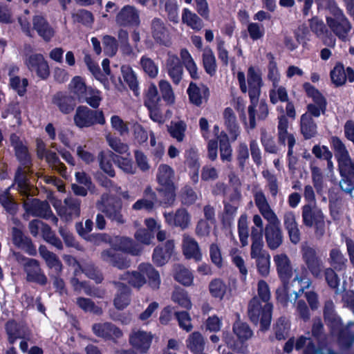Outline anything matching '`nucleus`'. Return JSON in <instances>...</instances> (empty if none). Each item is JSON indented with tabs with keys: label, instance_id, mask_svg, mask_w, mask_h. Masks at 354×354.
I'll use <instances>...</instances> for the list:
<instances>
[{
	"label": "nucleus",
	"instance_id": "obj_46",
	"mask_svg": "<svg viewBox=\"0 0 354 354\" xmlns=\"http://www.w3.org/2000/svg\"><path fill=\"white\" fill-rule=\"evenodd\" d=\"M233 333L236 336L237 339L241 342L250 339L253 335L252 330L250 326L241 322H236L233 325Z\"/></svg>",
	"mask_w": 354,
	"mask_h": 354
},
{
	"label": "nucleus",
	"instance_id": "obj_27",
	"mask_svg": "<svg viewBox=\"0 0 354 354\" xmlns=\"http://www.w3.org/2000/svg\"><path fill=\"white\" fill-rule=\"evenodd\" d=\"M89 88L86 85L84 80L80 76L74 77L69 84L71 97L80 102H83V99L86 97Z\"/></svg>",
	"mask_w": 354,
	"mask_h": 354
},
{
	"label": "nucleus",
	"instance_id": "obj_39",
	"mask_svg": "<svg viewBox=\"0 0 354 354\" xmlns=\"http://www.w3.org/2000/svg\"><path fill=\"white\" fill-rule=\"evenodd\" d=\"M75 100L71 96H67L62 93H57L53 98V102L59 107L63 113H69L75 107Z\"/></svg>",
	"mask_w": 354,
	"mask_h": 354
},
{
	"label": "nucleus",
	"instance_id": "obj_43",
	"mask_svg": "<svg viewBox=\"0 0 354 354\" xmlns=\"http://www.w3.org/2000/svg\"><path fill=\"white\" fill-rule=\"evenodd\" d=\"M115 157L116 155L111 151H102L99 154L100 168L111 177L115 176V171L111 160L114 161L115 163Z\"/></svg>",
	"mask_w": 354,
	"mask_h": 354
},
{
	"label": "nucleus",
	"instance_id": "obj_6",
	"mask_svg": "<svg viewBox=\"0 0 354 354\" xmlns=\"http://www.w3.org/2000/svg\"><path fill=\"white\" fill-rule=\"evenodd\" d=\"M302 222L308 227H315V234L319 239L325 234L324 216L321 209L315 205L307 204L302 207Z\"/></svg>",
	"mask_w": 354,
	"mask_h": 354
},
{
	"label": "nucleus",
	"instance_id": "obj_54",
	"mask_svg": "<svg viewBox=\"0 0 354 354\" xmlns=\"http://www.w3.org/2000/svg\"><path fill=\"white\" fill-rule=\"evenodd\" d=\"M330 78L336 86H342L346 83V72L342 64H336L330 71Z\"/></svg>",
	"mask_w": 354,
	"mask_h": 354
},
{
	"label": "nucleus",
	"instance_id": "obj_18",
	"mask_svg": "<svg viewBox=\"0 0 354 354\" xmlns=\"http://www.w3.org/2000/svg\"><path fill=\"white\" fill-rule=\"evenodd\" d=\"M165 69L175 84H178L182 80L183 68L178 57L172 53H168L165 63Z\"/></svg>",
	"mask_w": 354,
	"mask_h": 354
},
{
	"label": "nucleus",
	"instance_id": "obj_38",
	"mask_svg": "<svg viewBox=\"0 0 354 354\" xmlns=\"http://www.w3.org/2000/svg\"><path fill=\"white\" fill-rule=\"evenodd\" d=\"M180 56L183 65L189 72L191 77L194 80L198 79L197 65L189 51L185 48L181 49Z\"/></svg>",
	"mask_w": 354,
	"mask_h": 354
},
{
	"label": "nucleus",
	"instance_id": "obj_14",
	"mask_svg": "<svg viewBox=\"0 0 354 354\" xmlns=\"http://www.w3.org/2000/svg\"><path fill=\"white\" fill-rule=\"evenodd\" d=\"M273 261L277 274L281 280L286 283L292 275V268L290 258L284 253L274 256Z\"/></svg>",
	"mask_w": 354,
	"mask_h": 354
},
{
	"label": "nucleus",
	"instance_id": "obj_48",
	"mask_svg": "<svg viewBox=\"0 0 354 354\" xmlns=\"http://www.w3.org/2000/svg\"><path fill=\"white\" fill-rule=\"evenodd\" d=\"M337 160L338 169L342 178L354 176V160L350 155L341 158Z\"/></svg>",
	"mask_w": 354,
	"mask_h": 354
},
{
	"label": "nucleus",
	"instance_id": "obj_56",
	"mask_svg": "<svg viewBox=\"0 0 354 354\" xmlns=\"http://www.w3.org/2000/svg\"><path fill=\"white\" fill-rule=\"evenodd\" d=\"M160 6H163L167 12L169 19L177 23L178 20V4L176 0H160Z\"/></svg>",
	"mask_w": 354,
	"mask_h": 354
},
{
	"label": "nucleus",
	"instance_id": "obj_35",
	"mask_svg": "<svg viewBox=\"0 0 354 354\" xmlns=\"http://www.w3.org/2000/svg\"><path fill=\"white\" fill-rule=\"evenodd\" d=\"M108 203L107 198L105 196L102 198V202L98 204V208L103 212L106 213V216L112 221L118 223H123L124 219L120 214V207L111 206L109 203L107 205L105 204Z\"/></svg>",
	"mask_w": 354,
	"mask_h": 354
},
{
	"label": "nucleus",
	"instance_id": "obj_28",
	"mask_svg": "<svg viewBox=\"0 0 354 354\" xmlns=\"http://www.w3.org/2000/svg\"><path fill=\"white\" fill-rule=\"evenodd\" d=\"M174 249V243L171 240L156 245V266L165 264L170 259Z\"/></svg>",
	"mask_w": 354,
	"mask_h": 354
},
{
	"label": "nucleus",
	"instance_id": "obj_5",
	"mask_svg": "<svg viewBox=\"0 0 354 354\" xmlns=\"http://www.w3.org/2000/svg\"><path fill=\"white\" fill-rule=\"evenodd\" d=\"M158 181L162 186L158 190L160 203L171 205L175 199L174 187L172 183L174 171L167 165H161L158 169Z\"/></svg>",
	"mask_w": 354,
	"mask_h": 354
},
{
	"label": "nucleus",
	"instance_id": "obj_19",
	"mask_svg": "<svg viewBox=\"0 0 354 354\" xmlns=\"http://www.w3.org/2000/svg\"><path fill=\"white\" fill-rule=\"evenodd\" d=\"M283 220L290 241L293 244H297L300 241L301 237L295 214L292 211H287L283 214Z\"/></svg>",
	"mask_w": 354,
	"mask_h": 354
},
{
	"label": "nucleus",
	"instance_id": "obj_51",
	"mask_svg": "<svg viewBox=\"0 0 354 354\" xmlns=\"http://www.w3.org/2000/svg\"><path fill=\"white\" fill-rule=\"evenodd\" d=\"M290 322L285 317H280L274 326V331L275 337L277 339L281 340L285 339L289 332Z\"/></svg>",
	"mask_w": 354,
	"mask_h": 354
},
{
	"label": "nucleus",
	"instance_id": "obj_59",
	"mask_svg": "<svg viewBox=\"0 0 354 354\" xmlns=\"http://www.w3.org/2000/svg\"><path fill=\"white\" fill-rule=\"evenodd\" d=\"M122 279L136 288H140L147 283V278L141 275L138 270L131 273H125Z\"/></svg>",
	"mask_w": 354,
	"mask_h": 354
},
{
	"label": "nucleus",
	"instance_id": "obj_36",
	"mask_svg": "<svg viewBox=\"0 0 354 354\" xmlns=\"http://www.w3.org/2000/svg\"><path fill=\"white\" fill-rule=\"evenodd\" d=\"M102 257L104 261L112 264L113 266H115L119 269L128 268L130 265L128 260L120 257L119 254H116L115 250L113 249L104 251L102 254Z\"/></svg>",
	"mask_w": 354,
	"mask_h": 354
},
{
	"label": "nucleus",
	"instance_id": "obj_29",
	"mask_svg": "<svg viewBox=\"0 0 354 354\" xmlns=\"http://www.w3.org/2000/svg\"><path fill=\"white\" fill-rule=\"evenodd\" d=\"M93 229V221L87 219L85 221V227H83L82 223H80L76 225V230L78 234L84 237L85 239H89L95 243H100V241H108L109 237L104 234H97L96 235L88 236V234L91 232Z\"/></svg>",
	"mask_w": 354,
	"mask_h": 354
},
{
	"label": "nucleus",
	"instance_id": "obj_49",
	"mask_svg": "<svg viewBox=\"0 0 354 354\" xmlns=\"http://www.w3.org/2000/svg\"><path fill=\"white\" fill-rule=\"evenodd\" d=\"M225 124L229 131L233 133L234 139H236L239 135V127L236 124V115L231 108H226L223 112Z\"/></svg>",
	"mask_w": 354,
	"mask_h": 354
},
{
	"label": "nucleus",
	"instance_id": "obj_11",
	"mask_svg": "<svg viewBox=\"0 0 354 354\" xmlns=\"http://www.w3.org/2000/svg\"><path fill=\"white\" fill-rule=\"evenodd\" d=\"M24 63L29 71L41 79H46L50 75L48 63L41 53L26 55Z\"/></svg>",
	"mask_w": 354,
	"mask_h": 354
},
{
	"label": "nucleus",
	"instance_id": "obj_17",
	"mask_svg": "<svg viewBox=\"0 0 354 354\" xmlns=\"http://www.w3.org/2000/svg\"><path fill=\"white\" fill-rule=\"evenodd\" d=\"M153 335L142 330H133L130 335V344L140 353H145L150 347Z\"/></svg>",
	"mask_w": 354,
	"mask_h": 354
},
{
	"label": "nucleus",
	"instance_id": "obj_62",
	"mask_svg": "<svg viewBox=\"0 0 354 354\" xmlns=\"http://www.w3.org/2000/svg\"><path fill=\"white\" fill-rule=\"evenodd\" d=\"M262 176L267 180V187L271 196L275 198L279 192V185L277 177L268 170L263 171Z\"/></svg>",
	"mask_w": 354,
	"mask_h": 354
},
{
	"label": "nucleus",
	"instance_id": "obj_60",
	"mask_svg": "<svg viewBox=\"0 0 354 354\" xmlns=\"http://www.w3.org/2000/svg\"><path fill=\"white\" fill-rule=\"evenodd\" d=\"M261 142L266 151L276 153L278 149L274 143L273 137L264 129L261 130Z\"/></svg>",
	"mask_w": 354,
	"mask_h": 354
},
{
	"label": "nucleus",
	"instance_id": "obj_63",
	"mask_svg": "<svg viewBox=\"0 0 354 354\" xmlns=\"http://www.w3.org/2000/svg\"><path fill=\"white\" fill-rule=\"evenodd\" d=\"M330 144L337 160L349 155L345 145L339 138L333 136L330 138Z\"/></svg>",
	"mask_w": 354,
	"mask_h": 354
},
{
	"label": "nucleus",
	"instance_id": "obj_61",
	"mask_svg": "<svg viewBox=\"0 0 354 354\" xmlns=\"http://www.w3.org/2000/svg\"><path fill=\"white\" fill-rule=\"evenodd\" d=\"M28 82L26 78L14 76L10 78V86L19 95L23 96L26 92Z\"/></svg>",
	"mask_w": 354,
	"mask_h": 354
},
{
	"label": "nucleus",
	"instance_id": "obj_13",
	"mask_svg": "<svg viewBox=\"0 0 354 354\" xmlns=\"http://www.w3.org/2000/svg\"><path fill=\"white\" fill-rule=\"evenodd\" d=\"M310 30L321 39L324 44L329 47H335L336 39L327 29L325 24L318 17H313L309 20Z\"/></svg>",
	"mask_w": 354,
	"mask_h": 354
},
{
	"label": "nucleus",
	"instance_id": "obj_12",
	"mask_svg": "<svg viewBox=\"0 0 354 354\" xmlns=\"http://www.w3.org/2000/svg\"><path fill=\"white\" fill-rule=\"evenodd\" d=\"M24 270L26 274V279L27 281L36 283L41 286H44L47 283V277L37 259L27 260V263L24 265Z\"/></svg>",
	"mask_w": 354,
	"mask_h": 354
},
{
	"label": "nucleus",
	"instance_id": "obj_58",
	"mask_svg": "<svg viewBox=\"0 0 354 354\" xmlns=\"http://www.w3.org/2000/svg\"><path fill=\"white\" fill-rule=\"evenodd\" d=\"M256 261V264L259 273L263 277H266L270 273V256L269 254L253 258Z\"/></svg>",
	"mask_w": 354,
	"mask_h": 354
},
{
	"label": "nucleus",
	"instance_id": "obj_53",
	"mask_svg": "<svg viewBox=\"0 0 354 354\" xmlns=\"http://www.w3.org/2000/svg\"><path fill=\"white\" fill-rule=\"evenodd\" d=\"M44 156L52 168L58 171L62 176H66V167L60 162L56 153L47 151Z\"/></svg>",
	"mask_w": 354,
	"mask_h": 354
},
{
	"label": "nucleus",
	"instance_id": "obj_30",
	"mask_svg": "<svg viewBox=\"0 0 354 354\" xmlns=\"http://www.w3.org/2000/svg\"><path fill=\"white\" fill-rule=\"evenodd\" d=\"M209 290L213 297L222 300L230 292V288L223 280L216 278L210 281Z\"/></svg>",
	"mask_w": 354,
	"mask_h": 354
},
{
	"label": "nucleus",
	"instance_id": "obj_9",
	"mask_svg": "<svg viewBox=\"0 0 354 354\" xmlns=\"http://www.w3.org/2000/svg\"><path fill=\"white\" fill-rule=\"evenodd\" d=\"M301 252L302 260L305 263L312 275L316 278H321L322 272V262L317 256L315 248L307 243L301 245Z\"/></svg>",
	"mask_w": 354,
	"mask_h": 354
},
{
	"label": "nucleus",
	"instance_id": "obj_8",
	"mask_svg": "<svg viewBox=\"0 0 354 354\" xmlns=\"http://www.w3.org/2000/svg\"><path fill=\"white\" fill-rule=\"evenodd\" d=\"M294 346L297 350L304 349V354H336L328 348L316 349L312 339L305 336H300L296 341L294 338L289 339L285 344L284 351L290 353Z\"/></svg>",
	"mask_w": 354,
	"mask_h": 354
},
{
	"label": "nucleus",
	"instance_id": "obj_1",
	"mask_svg": "<svg viewBox=\"0 0 354 354\" xmlns=\"http://www.w3.org/2000/svg\"><path fill=\"white\" fill-rule=\"evenodd\" d=\"M252 193L255 205L268 222L264 232L267 245L270 250H276L280 247L283 241L280 220L272 209L262 189L255 187Z\"/></svg>",
	"mask_w": 354,
	"mask_h": 354
},
{
	"label": "nucleus",
	"instance_id": "obj_52",
	"mask_svg": "<svg viewBox=\"0 0 354 354\" xmlns=\"http://www.w3.org/2000/svg\"><path fill=\"white\" fill-rule=\"evenodd\" d=\"M324 318L328 324L334 327L339 328L341 326V320L335 313L334 304L331 301H328L325 304Z\"/></svg>",
	"mask_w": 354,
	"mask_h": 354
},
{
	"label": "nucleus",
	"instance_id": "obj_55",
	"mask_svg": "<svg viewBox=\"0 0 354 354\" xmlns=\"http://www.w3.org/2000/svg\"><path fill=\"white\" fill-rule=\"evenodd\" d=\"M160 93L165 102L171 104L175 101V95L170 83L166 80L159 82Z\"/></svg>",
	"mask_w": 354,
	"mask_h": 354
},
{
	"label": "nucleus",
	"instance_id": "obj_57",
	"mask_svg": "<svg viewBox=\"0 0 354 354\" xmlns=\"http://www.w3.org/2000/svg\"><path fill=\"white\" fill-rule=\"evenodd\" d=\"M236 160L241 171H243L249 160V150L245 142H240L236 148Z\"/></svg>",
	"mask_w": 354,
	"mask_h": 354
},
{
	"label": "nucleus",
	"instance_id": "obj_25",
	"mask_svg": "<svg viewBox=\"0 0 354 354\" xmlns=\"http://www.w3.org/2000/svg\"><path fill=\"white\" fill-rule=\"evenodd\" d=\"M174 279L181 285L189 287L194 284V274L182 264H176L173 269Z\"/></svg>",
	"mask_w": 354,
	"mask_h": 354
},
{
	"label": "nucleus",
	"instance_id": "obj_42",
	"mask_svg": "<svg viewBox=\"0 0 354 354\" xmlns=\"http://www.w3.org/2000/svg\"><path fill=\"white\" fill-rule=\"evenodd\" d=\"M203 64L207 73L214 75L216 71V61L213 50L209 47H205L203 53Z\"/></svg>",
	"mask_w": 354,
	"mask_h": 354
},
{
	"label": "nucleus",
	"instance_id": "obj_40",
	"mask_svg": "<svg viewBox=\"0 0 354 354\" xmlns=\"http://www.w3.org/2000/svg\"><path fill=\"white\" fill-rule=\"evenodd\" d=\"M145 224L147 230H140L135 234L136 239L144 243L149 244L153 238V230L155 228V220L148 218L145 220Z\"/></svg>",
	"mask_w": 354,
	"mask_h": 354
},
{
	"label": "nucleus",
	"instance_id": "obj_22",
	"mask_svg": "<svg viewBox=\"0 0 354 354\" xmlns=\"http://www.w3.org/2000/svg\"><path fill=\"white\" fill-rule=\"evenodd\" d=\"M94 333L100 337L104 339H113L122 336V331L110 323L95 324L93 326Z\"/></svg>",
	"mask_w": 354,
	"mask_h": 354
},
{
	"label": "nucleus",
	"instance_id": "obj_47",
	"mask_svg": "<svg viewBox=\"0 0 354 354\" xmlns=\"http://www.w3.org/2000/svg\"><path fill=\"white\" fill-rule=\"evenodd\" d=\"M117 287L120 292L114 299V305L118 309H123L129 304V290L128 287L120 283L117 284Z\"/></svg>",
	"mask_w": 354,
	"mask_h": 354
},
{
	"label": "nucleus",
	"instance_id": "obj_44",
	"mask_svg": "<svg viewBox=\"0 0 354 354\" xmlns=\"http://www.w3.org/2000/svg\"><path fill=\"white\" fill-rule=\"evenodd\" d=\"M270 101L273 104L281 102H286L289 100L288 91L286 87L278 84L272 85L269 91Z\"/></svg>",
	"mask_w": 354,
	"mask_h": 354
},
{
	"label": "nucleus",
	"instance_id": "obj_21",
	"mask_svg": "<svg viewBox=\"0 0 354 354\" xmlns=\"http://www.w3.org/2000/svg\"><path fill=\"white\" fill-rule=\"evenodd\" d=\"M165 218L167 223L179 227L182 230L187 229L191 222V216L185 209H179L174 214L165 213Z\"/></svg>",
	"mask_w": 354,
	"mask_h": 354
},
{
	"label": "nucleus",
	"instance_id": "obj_20",
	"mask_svg": "<svg viewBox=\"0 0 354 354\" xmlns=\"http://www.w3.org/2000/svg\"><path fill=\"white\" fill-rule=\"evenodd\" d=\"M6 330L8 335V340L10 344H13L18 339H29L30 332L28 329L14 321H9L6 325Z\"/></svg>",
	"mask_w": 354,
	"mask_h": 354
},
{
	"label": "nucleus",
	"instance_id": "obj_2",
	"mask_svg": "<svg viewBox=\"0 0 354 354\" xmlns=\"http://www.w3.org/2000/svg\"><path fill=\"white\" fill-rule=\"evenodd\" d=\"M237 79L239 83L241 91L245 93L248 90V94L250 99V105L248 108V114L250 120V127L251 129L256 127V106L261 95V88L262 86V79L259 71L253 66L249 67L247 73L246 84L245 76L243 72L239 71L237 73Z\"/></svg>",
	"mask_w": 354,
	"mask_h": 354
},
{
	"label": "nucleus",
	"instance_id": "obj_26",
	"mask_svg": "<svg viewBox=\"0 0 354 354\" xmlns=\"http://www.w3.org/2000/svg\"><path fill=\"white\" fill-rule=\"evenodd\" d=\"M33 28L45 41H50L54 36L55 31L48 21L41 16L37 15L32 19Z\"/></svg>",
	"mask_w": 354,
	"mask_h": 354
},
{
	"label": "nucleus",
	"instance_id": "obj_7",
	"mask_svg": "<svg viewBox=\"0 0 354 354\" xmlns=\"http://www.w3.org/2000/svg\"><path fill=\"white\" fill-rule=\"evenodd\" d=\"M74 122L80 128L90 127L95 124L104 125L106 123L102 110H92L85 106H80L74 115Z\"/></svg>",
	"mask_w": 354,
	"mask_h": 354
},
{
	"label": "nucleus",
	"instance_id": "obj_33",
	"mask_svg": "<svg viewBox=\"0 0 354 354\" xmlns=\"http://www.w3.org/2000/svg\"><path fill=\"white\" fill-rule=\"evenodd\" d=\"M182 21L192 30L199 31L204 24L200 17L187 8H185L182 12Z\"/></svg>",
	"mask_w": 354,
	"mask_h": 354
},
{
	"label": "nucleus",
	"instance_id": "obj_34",
	"mask_svg": "<svg viewBox=\"0 0 354 354\" xmlns=\"http://www.w3.org/2000/svg\"><path fill=\"white\" fill-rule=\"evenodd\" d=\"M111 243L116 249L124 250L132 254H138L141 250L139 245L134 244L131 239L127 237L116 236Z\"/></svg>",
	"mask_w": 354,
	"mask_h": 354
},
{
	"label": "nucleus",
	"instance_id": "obj_50",
	"mask_svg": "<svg viewBox=\"0 0 354 354\" xmlns=\"http://www.w3.org/2000/svg\"><path fill=\"white\" fill-rule=\"evenodd\" d=\"M187 129L186 124L180 120L178 122H171L168 127V131L171 137L176 139L178 142H182L185 138V132Z\"/></svg>",
	"mask_w": 354,
	"mask_h": 354
},
{
	"label": "nucleus",
	"instance_id": "obj_16",
	"mask_svg": "<svg viewBox=\"0 0 354 354\" xmlns=\"http://www.w3.org/2000/svg\"><path fill=\"white\" fill-rule=\"evenodd\" d=\"M24 208L28 214L35 216L47 218L51 214L48 203L35 198H28L24 202Z\"/></svg>",
	"mask_w": 354,
	"mask_h": 354
},
{
	"label": "nucleus",
	"instance_id": "obj_32",
	"mask_svg": "<svg viewBox=\"0 0 354 354\" xmlns=\"http://www.w3.org/2000/svg\"><path fill=\"white\" fill-rule=\"evenodd\" d=\"M39 252L50 269H53L57 274L62 272V264L54 253L48 250L44 245H41L39 248Z\"/></svg>",
	"mask_w": 354,
	"mask_h": 354
},
{
	"label": "nucleus",
	"instance_id": "obj_10",
	"mask_svg": "<svg viewBox=\"0 0 354 354\" xmlns=\"http://www.w3.org/2000/svg\"><path fill=\"white\" fill-rule=\"evenodd\" d=\"M53 205L60 217L65 221H71L80 214V201L77 198H67L64 205L60 201L55 200Z\"/></svg>",
	"mask_w": 354,
	"mask_h": 354
},
{
	"label": "nucleus",
	"instance_id": "obj_37",
	"mask_svg": "<svg viewBox=\"0 0 354 354\" xmlns=\"http://www.w3.org/2000/svg\"><path fill=\"white\" fill-rule=\"evenodd\" d=\"M301 131L306 139H309L315 136L317 133V125L312 117L308 113L301 116Z\"/></svg>",
	"mask_w": 354,
	"mask_h": 354
},
{
	"label": "nucleus",
	"instance_id": "obj_31",
	"mask_svg": "<svg viewBox=\"0 0 354 354\" xmlns=\"http://www.w3.org/2000/svg\"><path fill=\"white\" fill-rule=\"evenodd\" d=\"M251 258H255L259 256L268 254L266 250H263V241L262 237V233L258 231L255 227H252L251 232Z\"/></svg>",
	"mask_w": 354,
	"mask_h": 354
},
{
	"label": "nucleus",
	"instance_id": "obj_45",
	"mask_svg": "<svg viewBox=\"0 0 354 354\" xmlns=\"http://www.w3.org/2000/svg\"><path fill=\"white\" fill-rule=\"evenodd\" d=\"M171 299L174 303L185 309H191L192 306L187 292L181 288L178 287L175 288L172 292Z\"/></svg>",
	"mask_w": 354,
	"mask_h": 354
},
{
	"label": "nucleus",
	"instance_id": "obj_24",
	"mask_svg": "<svg viewBox=\"0 0 354 354\" xmlns=\"http://www.w3.org/2000/svg\"><path fill=\"white\" fill-rule=\"evenodd\" d=\"M116 21L121 26L138 25L139 23V15L135 8L127 6L118 14Z\"/></svg>",
	"mask_w": 354,
	"mask_h": 354
},
{
	"label": "nucleus",
	"instance_id": "obj_64",
	"mask_svg": "<svg viewBox=\"0 0 354 354\" xmlns=\"http://www.w3.org/2000/svg\"><path fill=\"white\" fill-rule=\"evenodd\" d=\"M121 72L124 81L128 84L130 88L136 91L138 88V81L133 70L129 66H122Z\"/></svg>",
	"mask_w": 354,
	"mask_h": 354
},
{
	"label": "nucleus",
	"instance_id": "obj_41",
	"mask_svg": "<svg viewBox=\"0 0 354 354\" xmlns=\"http://www.w3.org/2000/svg\"><path fill=\"white\" fill-rule=\"evenodd\" d=\"M187 348L193 353L198 354L204 350L205 340L199 332H194L190 334L186 340Z\"/></svg>",
	"mask_w": 354,
	"mask_h": 354
},
{
	"label": "nucleus",
	"instance_id": "obj_23",
	"mask_svg": "<svg viewBox=\"0 0 354 354\" xmlns=\"http://www.w3.org/2000/svg\"><path fill=\"white\" fill-rule=\"evenodd\" d=\"M187 93L190 102L196 106H200L204 100H207L209 89L203 84L197 86L195 83L191 82L187 88Z\"/></svg>",
	"mask_w": 354,
	"mask_h": 354
},
{
	"label": "nucleus",
	"instance_id": "obj_4",
	"mask_svg": "<svg viewBox=\"0 0 354 354\" xmlns=\"http://www.w3.org/2000/svg\"><path fill=\"white\" fill-rule=\"evenodd\" d=\"M272 305L270 303H262L257 297H253L248 304V315L254 323L261 324V329L266 330L272 319Z\"/></svg>",
	"mask_w": 354,
	"mask_h": 354
},
{
	"label": "nucleus",
	"instance_id": "obj_3",
	"mask_svg": "<svg viewBox=\"0 0 354 354\" xmlns=\"http://www.w3.org/2000/svg\"><path fill=\"white\" fill-rule=\"evenodd\" d=\"M329 12V15L326 17L328 28L341 41H348V35L352 30L351 23L335 3L330 6Z\"/></svg>",
	"mask_w": 354,
	"mask_h": 354
},
{
	"label": "nucleus",
	"instance_id": "obj_15",
	"mask_svg": "<svg viewBox=\"0 0 354 354\" xmlns=\"http://www.w3.org/2000/svg\"><path fill=\"white\" fill-rule=\"evenodd\" d=\"M182 250L186 259H193L196 261L201 259L202 255L198 242L188 234L183 235Z\"/></svg>",
	"mask_w": 354,
	"mask_h": 354
}]
</instances>
